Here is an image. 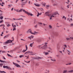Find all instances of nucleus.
Instances as JSON below:
<instances>
[{
    "label": "nucleus",
    "instance_id": "nucleus-1",
    "mask_svg": "<svg viewBox=\"0 0 73 73\" xmlns=\"http://www.w3.org/2000/svg\"><path fill=\"white\" fill-rule=\"evenodd\" d=\"M46 44H47V43H45V44L44 45L43 44V46H42L41 48L44 50H45L47 48V45Z\"/></svg>",
    "mask_w": 73,
    "mask_h": 73
},
{
    "label": "nucleus",
    "instance_id": "nucleus-2",
    "mask_svg": "<svg viewBox=\"0 0 73 73\" xmlns=\"http://www.w3.org/2000/svg\"><path fill=\"white\" fill-rule=\"evenodd\" d=\"M27 32H29L30 33L33 35H37V33H37L36 31H35L34 33H33L32 32V30L31 29L27 31Z\"/></svg>",
    "mask_w": 73,
    "mask_h": 73
},
{
    "label": "nucleus",
    "instance_id": "nucleus-3",
    "mask_svg": "<svg viewBox=\"0 0 73 73\" xmlns=\"http://www.w3.org/2000/svg\"><path fill=\"white\" fill-rule=\"evenodd\" d=\"M27 1L28 0H21V1L22 3V5H25L26 3H27Z\"/></svg>",
    "mask_w": 73,
    "mask_h": 73
},
{
    "label": "nucleus",
    "instance_id": "nucleus-4",
    "mask_svg": "<svg viewBox=\"0 0 73 73\" xmlns=\"http://www.w3.org/2000/svg\"><path fill=\"white\" fill-rule=\"evenodd\" d=\"M12 42V40H8L5 42L3 43V45H6V44H9V43H11V42Z\"/></svg>",
    "mask_w": 73,
    "mask_h": 73
},
{
    "label": "nucleus",
    "instance_id": "nucleus-5",
    "mask_svg": "<svg viewBox=\"0 0 73 73\" xmlns=\"http://www.w3.org/2000/svg\"><path fill=\"white\" fill-rule=\"evenodd\" d=\"M48 58H50V60L52 61H56V59H53V58H52V57H51V56H49L48 57Z\"/></svg>",
    "mask_w": 73,
    "mask_h": 73
},
{
    "label": "nucleus",
    "instance_id": "nucleus-6",
    "mask_svg": "<svg viewBox=\"0 0 73 73\" xmlns=\"http://www.w3.org/2000/svg\"><path fill=\"white\" fill-rule=\"evenodd\" d=\"M3 68H6L7 69H10L11 70H12V69H11V68L10 67H8L7 66H5V65H4L3 66Z\"/></svg>",
    "mask_w": 73,
    "mask_h": 73
},
{
    "label": "nucleus",
    "instance_id": "nucleus-7",
    "mask_svg": "<svg viewBox=\"0 0 73 73\" xmlns=\"http://www.w3.org/2000/svg\"><path fill=\"white\" fill-rule=\"evenodd\" d=\"M13 64H14V65H15V66H17V67H20V66L19 65V64H16L15 63H14V62H13Z\"/></svg>",
    "mask_w": 73,
    "mask_h": 73
},
{
    "label": "nucleus",
    "instance_id": "nucleus-8",
    "mask_svg": "<svg viewBox=\"0 0 73 73\" xmlns=\"http://www.w3.org/2000/svg\"><path fill=\"white\" fill-rule=\"evenodd\" d=\"M28 53H33V52H30L29 51L27 52H25V54H28Z\"/></svg>",
    "mask_w": 73,
    "mask_h": 73
},
{
    "label": "nucleus",
    "instance_id": "nucleus-9",
    "mask_svg": "<svg viewBox=\"0 0 73 73\" xmlns=\"http://www.w3.org/2000/svg\"><path fill=\"white\" fill-rule=\"evenodd\" d=\"M45 14L46 16H47L49 17H50V15L49 14V12H46L45 13Z\"/></svg>",
    "mask_w": 73,
    "mask_h": 73
},
{
    "label": "nucleus",
    "instance_id": "nucleus-10",
    "mask_svg": "<svg viewBox=\"0 0 73 73\" xmlns=\"http://www.w3.org/2000/svg\"><path fill=\"white\" fill-rule=\"evenodd\" d=\"M66 39L67 40H73V37H70V38H66Z\"/></svg>",
    "mask_w": 73,
    "mask_h": 73
},
{
    "label": "nucleus",
    "instance_id": "nucleus-11",
    "mask_svg": "<svg viewBox=\"0 0 73 73\" xmlns=\"http://www.w3.org/2000/svg\"><path fill=\"white\" fill-rule=\"evenodd\" d=\"M36 11V12H37L38 15H37V17H38L39 16V15H41V13H38V12L36 9H35Z\"/></svg>",
    "mask_w": 73,
    "mask_h": 73
},
{
    "label": "nucleus",
    "instance_id": "nucleus-12",
    "mask_svg": "<svg viewBox=\"0 0 73 73\" xmlns=\"http://www.w3.org/2000/svg\"><path fill=\"white\" fill-rule=\"evenodd\" d=\"M24 20V19H23L22 18H20L18 19H15V20Z\"/></svg>",
    "mask_w": 73,
    "mask_h": 73
},
{
    "label": "nucleus",
    "instance_id": "nucleus-13",
    "mask_svg": "<svg viewBox=\"0 0 73 73\" xmlns=\"http://www.w3.org/2000/svg\"><path fill=\"white\" fill-rule=\"evenodd\" d=\"M0 62H2L3 63H7V62L6 61L1 60L0 59Z\"/></svg>",
    "mask_w": 73,
    "mask_h": 73
},
{
    "label": "nucleus",
    "instance_id": "nucleus-14",
    "mask_svg": "<svg viewBox=\"0 0 73 73\" xmlns=\"http://www.w3.org/2000/svg\"><path fill=\"white\" fill-rule=\"evenodd\" d=\"M54 15H53V14H52V15L51 16V17L50 18V20H51L52 17H54Z\"/></svg>",
    "mask_w": 73,
    "mask_h": 73
},
{
    "label": "nucleus",
    "instance_id": "nucleus-15",
    "mask_svg": "<svg viewBox=\"0 0 73 73\" xmlns=\"http://www.w3.org/2000/svg\"><path fill=\"white\" fill-rule=\"evenodd\" d=\"M43 53L45 55H48L49 54V53L48 52H44Z\"/></svg>",
    "mask_w": 73,
    "mask_h": 73
},
{
    "label": "nucleus",
    "instance_id": "nucleus-16",
    "mask_svg": "<svg viewBox=\"0 0 73 73\" xmlns=\"http://www.w3.org/2000/svg\"><path fill=\"white\" fill-rule=\"evenodd\" d=\"M54 35H55V36H57L58 35V33L56 32H55L54 33Z\"/></svg>",
    "mask_w": 73,
    "mask_h": 73
},
{
    "label": "nucleus",
    "instance_id": "nucleus-17",
    "mask_svg": "<svg viewBox=\"0 0 73 73\" xmlns=\"http://www.w3.org/2000/svg\"><path fill=\"white\" fill-rule=\"evenodd\" d=\"M34 5H35V6H36V7H39L40 6V5H39V4H37V3L34 4Z\"/></svg>",
    "mask_w": 73,
    "mask_h": 73
},
{
    "label": "nucleus",
    "instance_id": "nucleus-18",
    "mask_svg": "<svg viewBox=\"0 0 73 73\" xmlns=\"http://www.w3.org/2000/svg\"><path fill=\"white\" fill-rule=\"evenodd\" d=\"M25 13H26L27 15H30V13H29V12H27V11H25Z\"/></svg>",
    "mask_w": 73,
    "mask_h": 73
},
{
    "label": "nucleus",
    "instance_id": "nucleus-19",
    "mask_svg": "<svg viewBox=\"0 0 73 73\" xmlns=\"http://www.w3.org/2000/svg\"><path fill=\"white\" fill-rule=\"evenodd\" d=\"M25 13H26L27 15H30V13H29V12H27V11H25Z\"/></svg>",
    "mask_w": 73,
    "mask_h": 73
},
{
    "label": "nucleus",
    "instance_id": "nucleus-20",
    "mask_svg": "<svg viewBox=\"0 0 73 73\" xmlns=\"http://www.w3.org/2000/svg\"><path fill=\"white\" fill-rule=\"evenodd\" d=\"M53 15H57V14L58 15H59V14H58V12H56L54 13Z\"/></svg>",
    "mask_w": 73,
    "mask_h": 73
},
{
    "label": "nucleus",
    "instance_id": "nucleus-21",
    "mask_svg": "<svg viewBox=\"0 0 73 73\" xmlns=\"http://www.w3.org/2000/svg\"><path fill=\"white\" fill-rule=\"evenodd\" d=\"M36 41L37 42H41V40L40 39H37Z\"/></svg>",
    "mask_w": 73,
    "mask_h": 73
},
{
    "label": "nucleus",
    "instance_id": "nucleus-22",
    "mask_svg": "<svg viewBox=\"0 0 73 73\" xmlns=\"http://www.w3.org/2000/svg\"><path fill=\"white\" fill-rule=\"evenodd\" d=\"M42 4L44 7H45V5L46 4V3H42Z\"/></svg>",
    "mask_w": 73,
    "mask_h": 73
},
{
    "label": "nucleus",
    "instance_id": "nucleus-23",
    "mask_svg": "<svg viewBox=\"0 0 73 73\" xmlns=\"http://www.w3.org/2000/svg\"><path fill=\"white\" fill-rule=\"evenodd\" d=\"M8 37H9V35H7L6 36H4V38H5Z\"/></svg>",
    "mask_w": 73,
    "mask_h": 73
},
{
    "label": "nucleus",
    "instance_id": "nucleus-24",
    "mask_svg": "<svg viewBox=\"0 0 73 73\" xmlns=\"http://www.w3.org/2000/svg\"><path fill=\"white\" fill-rule=\"evenodd\" d=\"M44 45V44H41V45H39L38 46L37 48H40V47L41 46V45Z\"/></svg>",
    "mask_w": 73,
    "mask_h": 73
},
{
    "label": "nucleus",
    "instance_id": "nucleus-25",
    "mask_svg": "<svg viewBox=\"0 0 73 73\" xmlns=\"http://www.w3.org/2000/svg\"><path fill=\"white\" fill-rule=\"evenodd\" d=\"M68 71L67 70H64L63 71V73H67Z\"/></svg>",
    "mask_w": 73,
    "mask_h": 73
},
{
    "label": "nucleus",
    "instance_id": "nucleus-26",
    "mask_svg": "<svg viewBox=\"0 0 73 73\" xmlns=\"http://www.w3.org/2000/svg\"><path fill=\"white\" fill-rule=\"evenodd\" d=\"M62 19H64V20H66V17H65L64 16H63L62 17Z\"/></svg>",
    "mask_w": 73,
    "mask_h": 73
},
{
    "label": "nucleus",
    "instance_id": "nucleus-27",
    "mask_svg": "<svg viewBox=\"0 0 73 73\" xmlns=\"http://www.w3.org/2000/svg\"><path fill=\"white\" fill-rule=\"evenodd\" d=\"M33 43H31L30 44V46L31 47H32V46H33Z\"/></svg>",
    "mask_w": 73,
    "mask_h": 73
},
{
    "label": "nucleus",
    "instance_id": "nucleus-28",
    "mask_svg": "<svg viewBox=\"0 0 73 73\" xmlns=\"http://www.w3.org/2000/svg\"><path fill=\"white\" fill-rule=\"evenodd\" d=\"M68 72H69V73H72V72H73V70H72L70 71H68Z\"/></svg>",
    "mask_w": 73,
    "mask_h": 73
},
{
    "label": "nucleus",
    "instance_id": "nucleus-29",
    "mask_svg": "<svg viewBox=\"0 0 73 73\" xmlns=\"http://www.w3.org/2000/svg\"><path fill=\"white\" fill-rule=\"evenodd\" d=\"M12 26L13 28H15V27H16V26L15 25H14L13 24H12Z\"/></svg>",
    "mask_w": 73,
    "mask_h": 73
},
{
    "label": "nucleus",
    "instance_id": "nucleus-30",
    "mask_svg": "<svg viewBox=\"0 0 73 73\" xmlns=\"http://www.w3.org/2000/svg\"><path fill=\"white\" fill-rule=\"evenodd\" d=\"M15 23L16 24V25L17 26V27H19V25L18 24V22H17L16 23L15 22Z\"/></svg>",
    "mask_w": 73,
    "mask_h": 73
},
{
    "label": "nucleus",
    "instance_id": "nucleus-31",
    "mask_svg": "<svg viewBox=\"0 0 73 73\" xmlns=\"http://www.w3.org/2000/svg\"><path fill=\"white\" fill-rule=\"evenodd\" d=\"M50 7V6H49V5H46V8H47V9H48V8H49V7Z\"/></svg>",
    "mask_w": 73,
    "mask_h": 73
},
{
    "label": "nucleus",
    "instance_id": "nucleus-32",
    "mask_svg": "<svg viewBox=\"0 0 73 73\" xmlns=\"http://www.w3.org/2000/svg\"><path fill=\"white\" fill-rule=\"evenodd\" d=\"M3 64L1 63L0 64V67H2L3 66Z\"/></svg>",
    "mask_w": 73,
    "mask_h": 73
},
{
    "label": "nucleus",
    "instance_id": "nucleus-33",
    "mask_svg": "<svg viewBox=\"0 0 73 73\" xmlns=\"http://www.w3.org/2000/svg\"><path fill=\"white\" fill-rule=\"evenodd\" d=\"M3 16H1L0 17V19H1V20H2V19H3Z\"/></svg>",
    "mask_w": 73,
    "mask_h": 73
},
{
    "label": "nucleus",
    "instance_id": "nucleus-34",
    "mask_svg": "<svg viewBox=\"0 0 73 73\" xmlns=\"http://www.w3.org/2000/svg\"><path fill=\"white\" fill-rule=\"evenodd\" d=\"M0 73H5V72L4 71H1V70H0Z\"/></svg>",
    "mask_w": 73,
    "mask_h": 73
},
{
    "label": "nucleus",
    "instance_id": "nucleus-35",
    "mask_svg": "<svg viewBox=\"0 0 73 73\" xmlns=\"http://www.w3.org/2000/svg\"><path fill=\"white\" fill-rule=\"evenodd\" d=\"M49 28L50 29H52V27L51 25H49Z\"/></svg>",
    "mask_w": 73,
    "mask_h": 73
},
{
    "label": "nucleus",
    "instance_id": "nucleus-36",
    "mask_svg": "<svg viewBox=\"0 0 73 73\" xmlns=\"http://www.w3.org/2000/svg\"><path fill=\"white\" fill-rule=\"evenodd\" d=\"M26 51H27V50H23L22 51V52H23V53H24V52H26Z\"/></svg>",
    "mask_w": 73,
    "mask_h": 73
},
{
    "label": "nucleus",
    "instance_id": "nucleus-37",
    "mask_svg": "<svg viewBox=\"0 0 73 73\" xmlns=\"http://www.w3.org/2000/svg\"><path fill=\"white\" fill-rule=\"evenodd\" d=\"M26 50H28V47H27V45H26Z\"/></svg>",
    "mask_w": 73,
    "mask_h": 73
},
{
    "label": "nucleus",
    "instance_id": "nucleus-38",
    "mask_svg": "<svg viewBox=\"0 0 73 73\" xmlns=\"http://www.w3.org/2000/svg\"><path fill=\"white\" fill-rule=\"evenodd\" d=\"M24 57V56L23 55H21L19 56L20 58H21V57Z\"/></svg>",
    "mask_w": 73,
    "mask_h": 73
},
{
    "label": "nucleus",
    "instance_id": "nucleus-39",
    "mask_svg": "<svg viewBox=\"0 0 73 73\" xmlns=\"http://www.w3.org/2000/svg\"><path fill=\"white\" fill-rule=\"evenodd\" d=\"M3 22H4V20H2L1 21H0V23H2Z\"/></svg>",
    "mask_w": 73,
    "mask_h": 73
},
{
    "label": "nucleus",
    "instance_id": "nucleus-40",
    "mask_svg": "<svg viewBox=\"0 0 73 73\" xmlns=\"http://www.w3.org/2000/svg\"><path fill=\"white\" fill-rule=\"evenodd\" d=\"M22 11H23V9H21L19 10V12H21Z\"/></svg>",
    "mask_w": 73,
    "mask_h": 73
},
{
    "label": "nucleus",
    "instance_id": "nucleus-41",
    "mask_svg": "<svg viewBox=\"0 0 73 73\" xmlns=\"http://www.w3.org/2000/svg\"><path fill=\"white\" fill-rule=\"evenodd\" d=\"M67 20L68 21H69V22H70V19H69V18L67 19Z\"/></svg>",
    "mask_w": 73,
    "mask_h": 73
},
{
    "label": "nucleus",
    "instance_id": "nucleus-42",
    "mask_svg": "<svg viewBox=\"0 0 73 73\" xmlns=\"http://www.w3.org/2000/svg\"><path fill=\"white\" fill-rule=\"evenodd\" d=\"M7 54L8 56H10V57H12V56H11L10 55H9V54L7 53Z\"/></svg>",
    "mask_w": 73,
    "mask_h": 73
},
{
    "label": "nucleus",
    "instance_id": "nucleus-43",
    "mask_svg": "<svg viewBox=\"0 0 73 73\" xmlns=\"http://www.w3.org/2000/svg\"><path fill=\"white\" fill-rule=\"evenodd\" d=\"M36 66H38L39 65L38 63H36Z\"/></svg>",
    "mask_w": 73,
    "mask_h": 73
},
{
    "label": "nucleus",
    "instance_id": "nucleus-44",
    "mask_svg": "<svg viewBox=\"0 0 73 73\" xmlns=\"http://www.w3.org/2000/svg\"><path fill=\"white\" fill-rule=\"evenodd\" d=\"M15 30H16V28H14L13 29V31H15Z\"/></svg>",
    "mask_w": 73,
    "mask_h": 73
},
{
    "label": "nucleus",
    "instance_id": "nucleus-45",
    "mask_svg": "<svg viewBox=\"0 0 73 73\" xmlns=\"http://www.w3.org/2000/svg\"><path fill=\"white\" fill-rule=\"evenodd\" d=\"M25 62H27V63H29L30 62H31V61H29L28 62H27L26 61H25Z\"/></svg>",
    "mask_w": 73,
    "mask_h": 73
},
{
    "label": "nucleus",
    "instance_id": "nucleus-46",
    "mask_svg": "<svg viewBox=\"0 0 73 73\" xmlns=\"http://www.w3.org/2000/svg\"><path fill=\"white\" fill-rule=\"evenodd\" d=\"M2 26H5V25H4V24L3 25H0V27H2Z\"/></svg>",
    "mask_w": 73,
    "mask_h": 73
},
{
    "label": "nucleus",
    "instance_id": "nucleus-47",
    "mask_svg": "<svg viewBox=\"0 0 73 73\" xmlns=\"http://www.w3.org/2000/svg\"><path fill=\"white\" fill-rule=\"evenodd\" d=\"M30 37L31 38H33L34 37V36H32V35H31V36H30Z\"/></svg>",
    "mask_w": 73,
    "mask_h": 73
},
{
    "label": "nucleus",
    "instance_id": "nucleus-48",
    "mask_svg": "<svg viewBox=\"0 0 73 73\" xmlns=\"http://www.w3.org/2000/svg\"><path fill=\"white\" fill-rule=\"evenodd\" d=\"M8 6H9V8H10V7H11V5H8Z\"/></svg>",
    "mask_w": 73,
    "mask_h": 73
},
{
    "label": "nucleus",
    "instance_id": "nucleus-49",
    "mask_svg": "<svg viewBox=\"0 0 73 73\" xmlns=\"http://www.w3.org/2000/svg\"><path fill=\"white\" fill-rule=\"evenodd\" d=\"M67 51L68 52V53H70V51H69V50H67Z\"/></svg>",
    "mask_w": 73,
    "mask_h": 73
},
{
    "label": "nucleus",
    "instance_id": "nucleus-50",
    "mask_svg": "<svg viewBox=\"0 0 73 73\" xmlns=\"http://www.w3.org/2000/svg\"><path fill=\"white\" fill-rule=\"evenodd\" d=\"M23 12H25H25H27V11H25V10H23Z\"/></svg>",
    "mask_w": 73,
    "mask_h": 73
},
{
    "label": "nucleus",
    "instance_id": "nucleus-51",
    "mask_svg": "<svg viewBox=\"0 0 73 73\" xmlns=\"http://www.w3.org/2000/svg\"><path fill=\"white\" fill-rule=\"evenodd\" d=\"M16 11L17 12H19V10L18 9L16 10Z\"/></svg>",
    "mask_w": 73,
    "mask_h": 73
},
{
    "label": "nucleus",
    "instance_id": "nucleus-52",
    "mask_svg": "<svg viewBox=\"0 0 73 73\" xmlns=\"http://www.w3.org/2000/svg\"><path fill=\"white\" fill-rule=\"evenodd\" d=\"M30 39V40H31V36H29L28 37Z\"/></svg>",
    "mask_w": 73,
    "mask_h": 73
},
{
    "label": "nucleus",
    "instance_id": "nucleus-53",
    "mask_svg": "<svg viewBox=\"0 0 73 73\" xmlns=\"http://www.w3.org/2000/svg\"><path fill=\"white\" fill-rule=\"evenodd\" d=\"M10 26H11V25L9 24H8L7 25V27H9Z\"/></svg>",
    "mask_w": 73,
    "mask_h": 73
},
{
    "label": "nucleus",
    "instance_id": "nucleus-54",
    "mask_svg": "<svg viewBox=\"0 0 73 73\" xmlns=\"http://www.w3.org/2000/svg\"><path fill=\"white\" fill-rule=\"evenodd\" d=\"M35 28H37V25H36L35 26Z\"/></svg>",
    "mask_w": 73,
    "mask_h": 73
},
{
    "label": "nucleus",
    "instance_id": "nucleus-55",
    "mask_svg": "<svg viewBox=\"0 0 73 73\" xmlns=\"http://www.w3.org/2000/svg\"><path fill=\"white\" fill-rule=\"evenodd\" d=\"M48 49H50V50H52V49H51V48H50V47H48Z\"/></svg>",
    "mask_w": 73,
    "mask_h": 73
},
{
    "label": "nucleus",
    "instance_id": "nucleus-56",
    "mask_svg": "<svg viewBox=\"0 0 73 73\" xmlns=\"http://www.w3.org/2000/svg\"><path fill=\"white\" fill-rule=\"evenodd\" d=\"M35 54H31V55H35Z\"/></svg>",
    "mask_w": 73,
    "mask_h": 73
},
{
    "label": "nucleus",
    "instance_id": "nucleus-57",
    "mask_svg": "<svg viewBox=\"0 0 73 73\" xmlns=\"http://www.w3.org/2000/svg\"><path fill=\"white\" fill-rule=\"evenodd\" d=\"M70 25L71 26H73V23H71V24H70Z\"/></svg>",
    "mask_w": 73,
    "mask_h": 73
},
{
    "label": "nucleus",
    "instance_id": "nucleus-58",
    "mask_svg": "<svg viewBox=\"0 0 73 73\" xmlns=\"http://www.w3.org/2000/svg\"><path fill=\"white\" fill-rule=\"evenodd\" d=\"M3 59H4V60H6V58L5 57H3Z\"/></svg>",
    "mask_w": 73,
    "mask_h": 73
},
{
    "label": "nucleus",
    "instance_id": "nucleus-59",
    "mask_svg": "<svg viewBox=\"0 0 73 73\" xmlns=\"http://www.w3.org/2000/svg\"><path fill=\"white\" fill-rule=\"evenodd\" d=\"M21 40H23V41H25V40H24L23 39H21Z\"/></svg>",
    "mask_w": 73,
    "mask_h": 73
},
{
    "label": "nucleus",
    "instance_id": "nucleus-60",
    "mask_svg": "<svg viewBox=\"0 0 73 73\" xmlns=\"http://www.w3.org/2000/svg\"><path fill=\"white\" fill-rule=\"evenodd\" d=\"M2 53H5V52H5V51H2Z\"/></svg>",
    "mask_w": 73,
    "mask_h": 73
},
{
    "label": "nucleus",
    "instance_id": "nucleus-61",
    "mask_svg": "<svg viewBox=\"0 0 73 73\" xmlns=\"http://www.w3.org/2000/svg\"><path fill=\"white\" fill-rule=\"evenodd\" d=\"M40 10L41 11H43L44 10V9H43L41 8L40 9Z\"/></svg>",
    "mask_w": 73,
    "mask_h": 73
},
{
    "label": "nucleus",
    "instance_id": "nucleus-62",
    "mask_svg": "<svg viewBox=\"0 0 73 73\" xmlns=\"http://www.w3.org/2000/svg\"><path fill=\"white\" fill-rule=\"evenodd\" d=\"M64 46H65V48H66V45H64Z\"/></svg>",
    "mask_w": 73,
    "mask_h": 73
},
{
    "label": "nucleus",
    "instance_id": "nucleus-63",
    "mask_svg": "<svg viewBox=\"0 0 73 73\" xmlns=\"http://www.w3.org/2000/svg\"><path fill=\"white\" fill-rule=\"evenodd\" d=\"M30 16H33V15L32 14H30Z\"/></svg>",
    "mask_w": 73,
    "mask_h": 73
},
{
    "label": "nucleus",
    "instance_id": "nucleus-64",
    "mask_svg": "<svg viewBox=\"0 0 73 73\" xmlns=\"http://www.w3.org/2000/svg\"><path fill=\"white\" fill-rule=\"evenodd\" d=\"M13 8H12L11 9V11H13Z\"/></svg>",
    "mask_w": 73,
    "mask_h": 73
}]
</instances>
